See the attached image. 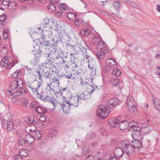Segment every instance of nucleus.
<instances>
[{
  "instance_id": "obj_1",
  "label": "nucleus",
  "mask_w": 160,
  "mask_h": 160,
  "mask_svg": "<svg viewBox=\"0 0 160 160\" xmlns=\"http://www.w3.org/2000/svg\"><path fill=\"white\" fill-rule=\"evenodd\" d=\"M58 32V36L55 35L52 32H48L47 36L53 42L51 43L47 39V36L44 35H42L40 38H39L40 44L42 46L47 47H51L54 46L56 47L57 46H62V43L66 42L68 39L67 36L63 33L64 30H58L57 31Z\"/></svg>"
},
{
  "instance_id": "obj_2",
  "label": "nucleus",
  "mask_w": 160,
  "mask_h": 160,
  "mask_svg": "<svg viewBox=\"0 0 160 160\" xmlns=\"http://www.w3.org/2000/svg\"><path fill=\"white\" fill-rule=\"evenodd\" d=\"M48 50V51L42 53L43 57L46 58L47 60L42 63V66L49 70H55L56 68L55 62L57 63H65L62 53L60 52H54L49 49Z\"/></svg>"
},
{
  "instance_id": "obj_3",
  "label": "nucleus",
  "mask_w": 160,
  "mask_h": 160,
  "mask_svg": "<svg viewBox=\"0 0 160 160\" xmlns=\"http://www.w3.org/2000/svg\"><path fill=\"white\" fill-rule=\"evenodd\" d=\"M110 110L105 106L99 105L97 111V113L101 119L105 118L110 112Z\"/></svg>"
},
{
  "instance_id": "obj_4",
  "label": "nucleus",
  "mask_w": 160,
  "mask_h": 160,
  "mask_svg": "<svg viewBox=\"0 0 160 160\" xmlns=\"http://www.w3.org/2000/svg\"><path fill=\"white\" fill-rule=\"evenodd\" d=\"M123 150L124 152L133 153L134 149L133 148L131 144L127 141L121 142L119 144Z\"/></svg>"
},
{
  "instance_id": "obj_5",
  "label": "nucleus",
  "mask_w": 160,
  "mask_h": 160,
  "mask_svg": "<svg viewBox=\"0 0 160 160\" xmlns=\"http://www.w3.org/2000/svg\"><path fill=\"white\" fill-rule=\"evenodd\" d=\"M40 69L42 72L44 78L45 79H50L54 77L55 73L57 75V72L58 73V72H56L55 70H49L43 68H40Z\"/></svg>"
},
{
  "instance_id": "obj_6",
  "label": "nucleus",
  "mask_w": 160,
  "mask_h": 160,
  "mask_svg": "<svg viewBox=\"0 0 160 160\" xmlns=\"http://www.w3.org/2000/svg\"><path fill=\"white\" fill-rule=\"evenodd\" d=\"M58 24L57 23V22L56 21H54V22L51 23L50 22L48 24H43L41 26L42 28H43V30L46 31H49L52 28H54V27H55V28L54 29L55 30L57 31L58 30Z\"/></svg>"
},
{
  "instance_id": "obj_7",
  "label": "nucleus",
  "mask_w": 160,
  "mask_h": 160,
  "mask_svg": "<svg viewBox=\"0 0 160 160\" xmlns=\"http://www.w3.org/2000/svg\"><path fill=\"white\" fill-rule=\"evenodd\" d=\"M82 74L80 72L72 73L71 79H74L76 81H79L82 85H84V82H83L82 77Z\"/></svg>"
},
{
  "instance_id": "obj_8",
  "label": "nucleus",
  "mask_w": 160,
  "mask_h": 160,
  "mask_svg": "<svg viewBox=\"0 0 160 160\" xmlns=\"http://www.w3.org/2000/svg\"><path fill=\"white\" fill-rule=\"evenodd\" d=\"M63 33H64V34L65 35H66V36H67L68 39H67V40H66V42L62 43V46H57V47L58 48L59 47L60 48L63 47L64 44L65 43H66V49L68 50H70V49H73L74 48V47L69 43L71 40V38L69 37V33L68 32H65V31Z\"/></svg>"
},
{
  "instance_id": "obj_9",
  "label": "nucleus",
  "mask_w": 160,
  "mask_h": 160,
  "mask_svg": "<svg viewBox=\"0 0 160 160\" xmlns=\"http://www.w3.org/2000/svg\"><path fill=\"white\" fill-rule=\"evenodd\" d=\"M120 101L116 98L110 99L107 103V106L110 108H113L119 104Z\"/></svg>"
},
{
  "instance_id": "obj_10",
  "label": "nucleus",
  "mask_w": 160,
  "mask_h": 160,
  "mask_svg": "<svg viewBox=\"0 0 160 160\" xmlns=\"http://www.w3.org/2000/svg\"><path fill=\"white\" fill-rule=\"evenodd\" d=\"M123 150L121 148L118 147L115 148L114 150V154L115 157L114 158L118 160L122 156L124 152Z\"/></svg>"
},
{
  "instance_id": "obj_11",
  "label": "nucleus",
  "mask_w": 160,
  "mask_h": 160,
  "mask_svg": "<svg viewBox=\"0 0 160 160\" xmlns=\"http://www.w3.org/2000/svg\"><path fill=\"white\" fill-rule=\"evenodd\" d=\"M131 144L134 149L135 148H139L140 147H142V141L139 140L137 139H135L131 141Z\"/></svg>"
},
{
  "instance_id": "obj_12",
  "label": "nucleus",
  "mask_w": 160,
  "mask_h": 160,
  "mask_svg": "<svg viewBox=\"0 0 160 160\" xmlns=\"http://www.w3.org/2000/svg\"><path fill=\"white\" fill-rule=\"evenodd\" d=\"M85 59H87V61L88 63L89 68L91 69L93 68L95 64V62L94 58L89 55V56H86Z\"/></svg>"
},
{
  "instance_id": "obj_13",
  "label": "nucleus",
  "mask_w": 160,
  "mask_h": 160,
  "mask_svg": "<svg viewBox=\"0 0 160 160\" xmlns=\"http://www.w3.org/2000/svg\"><path fill=\"white\" fill-rule=\"evenodd\" d=\"M30 133L33 136L34 138L36 140L40 139L42 137L41 133L39 131L33 130L30 129Z\"/></svg>"
},
{
  "instance_id": "obj_14",
  "label": "nucleus",
  "mask_w": 160,
  "mask_h": 160,
  "mask_svg": "<svg viewBox=\"0 0 160 160\" xmlns=\"http://www.w3.org/2000/svg\"><path fill=\"white\" fill-rule=\"evenodd\" d=\"M97 48L102 51H105L106 52L108 51V49L105 43L103 41L100 42L97 45Z\"/></svg>"
},
{
  "instance_id": "obj_15",
  "label": "nucleus",
  "mask_w": 160,
  "mask_h": 160,
  "mask_svg": "<svg viewBox=\"0 0 160 160\" xmlns=\"http://www.w3.org/2000/svg\"><path fill=\"white\" fill-rule=\"evenodd\" d=\"M36 72L37 74V77L39 81H37L38 84H39V85L41 86L43 83V79L44 78L42 72L40 69H37Z\"/></svg>"
},
{
  "instance_id": "obj_16",
  "label": "nucleus",
  "mask_w": 160,
  "mask_h": 160,
  "mask_svg": "<svg viewBox=\"0 0 160 160\" xmlns=\"http://www.w3.org/2000/svg\"><path fill=\"white\" fill-rule=\"evenodd\" d=\"M66 68H64V71L63 73V75L64 77L67 78L69 79H71L72 78V72H71V71L70 69L69 68L68 66V65L66 64Z\"/></svg>"
},
{
  "instance_id": "obj_17",
  "label": "nucleus",
  "mask_w": 160,
  "mask_h": 160,
  "mask_svg": "<svg viewBox=\"0 0 160 160\" xmlns=\"http://www.w3.org/2000/svg\"><path fill=\"white\" fill-rule=\"evenodd\" d=\"M41 86V85H39L38 84L37 86L36 87H35V86L33 84L29 85L28 86L31 92L33 94L37 93V95H38V93H39L38 91L39 89Z\"/></svg>"
},
{
  "instance_id": "obj_18",
  "label": "nucleus",
  "mask_w": 160,
  "mask_h": 160,
  "mask_svg": "<svg viewBox=\"0 0 160 160\" xmlns=\"http://www.w3.org/2000/svg\"><path fill=\"white\" fill-rule=\"evenodd\" d=\"M64 112L68 113L70 109V107L71 106L68 102L67 101H64L61 105Z\"/></svg>"
},
{
  "instance_id": "obj_19",
  "label": "nucleus",
  "mask_w": 160,
  "mask_h": 160,
  "mask_svg": "<svg viewBox=\"0 0 160 160\" xmlns=\"http://www.w3.org/2000/svg\"><path fill=\"white\" fill-rule=\"evenodd\" d=\"M79 101V98L77 96L76 97H72L70 100L68 101L71 105L77 106Z\"/></svg>"
},
{
  "instance_id": "obj_20",
  "label": "nucleus",
  "mask_w": 160,
  "mask_h": 160,
  "mask_svg": "<svg viewBox=\"0 0 160 160\" xmlns=\"http://www.w3.org/2000/svg\"><path fill=\"white\" fill-rule=\"evenodd\" d=\"M118 126L119 128L121 130H124L129 127L128 121L124 120L119 122Z\"/></svg>"
},
{
  "instance_id": "obj_21",
  "label": "nucleus",
  "mask_w": 160,
  "mask_h": 160,
  "mask_svg": "<svg viewBox=\"0 0 160 160\" xmlns=\"http://www.w3.org/2000/svg\"><path fill=\"white\" fill-rule=\"evenodd\" d=\"M37 98L40 99L41 100L45 102H49L51 100V98L49 96L46 95H42L41 94L38 93L37 95Z\"/></svg>"
},
{
  "instance_id": "obj_22",
  "label": "nucleus",
  "mask_w": 160,
  "mask_h": 160,
  "mask_svg": "<svg viewBox=\"0 0 160 160\" xmlns=\"http://www.w3.org/2000/svg\"><path fill=\"white\" fill-rule=\"evenodd\" d=\"M6 94L8 95L11 96L14 98H16L18 96L20 95L21 94V93L20 92V90L17 91L13 92H12L10 90H9L7 91Z\"/></svg>"
},
{
  "instance_id": "obj_23",
  "label": "nucleus",
  "mask_w": 160,
  "mask_h": 160,
  "mask_svg": "<svg viewBox=\"0 0 160 160\" xmlns=\"http://www.w3.org/2000/svg\"><path fill=\"white\" fill-rule=\"evenodd\" d=\"M35 109L38 113L41 114H43L47 112L46 108L43 106H37Z\"/></svg>"
},
{
  "instance_id": "obj_24",
  "label": "nucleus",
  "mask_w": 160,
  "mask_h": 160,
  "mask_svg": "<svg viewBox=\"0 0 160 160\" xmlns=\"http://www.w3.org/2000/svg\"><path fill=\"white\" fill-rule=\"evenodd\" d=\"M79 98V100L81 99L86 100L90 97V95L88 92H83L80 95H77Z\"/></svg>"
},
{
  "instance_id": "obj_25",
  "label": "nucleus",
  "mask_w": 160,
  "mask_h": 160,
  "mask_svg": "<svg viewBox=\"0 0 160 160\" xmlns=\"http://www.w3.org/2000/svg\"><path fill=\"white\" fill-rule=\"evenodd\" d=\"M118 63L113 58H110L107 61V65L109 67H115L118 65Z\"/></svg>"
},
{
  "instance_id": "obj_26",
  "label": "nucleus",
  "mask_w": 160,
  "mask_h": 160,
  "mask_svg": "<svg viewBox=\"0 0 160 160\" xmlns=\"http://www.w3.org/2000/svg\"><path fill=\"white\" fill-rule=\"evenodd\" d=\"M14 121L11 119L10 121H7L6 126L7 131L10 132L14 129Z\"/></svg>"
},
{
  "instance_id": "obj_27",
  "label": "nucleus",
  "mask_w": 160,
  "mask_h": 160,
  "mask_svg": "<svg viewBox=\"0 0 160 160\" xmlns=\"http://www.w3.org/2000/svg\"><path fill=\"white\" fill-rule=\"evenodd\" d=\"M80 34L83 36H87L89 35L93 36V34L91 33L88 28H84L80 31Z\"/></svg>"
},
{
  "instance_id": "obj_28",
  "label": "nucleus",
  "mask_w": 160,
  "mask_h": 160,
  "mask_svg": "<svg viewBox=\"0 0 160 160\" xmlns=\"http://www.w3.org/2000/svg\"><path fill=\"white\" fill-rule=\"evenodd\" d=\"M109 82L113 85L117 86L119 84V80L117 77H114L110 79Z\"/></svg>"
},
{
  "instance_id": "obj_29",
  "label": "nucleus",
  "mask_w": 160,
  "mask_h": 160,
  "mask_svg": "<svg viewBox=\"0 0 160 160\" xmlns=\"http://www.w3.org/2000/svg\"><path fill=\"white\" fill-rule=\"evenodd\" d=\"M106 52L105 51H98L96 52V56L98 59L101 60L103 59L106 55Z\"/></svg>"
},
{
  "instance_id": "obj_30",
  "label": "nucleus",
  "mask_w": 160,
  "mask_h": 160,
  "mask_svg": "<svg viewBox=\"0 0 160 160\" xmlns=\"http://www.w3.org/2000/svg\"><path fill=\"white\" fill-rule=\"evenodd\" d=\"M62 90L61 87H60L59 86H58L53 87V89L52 91H53L55 94L56 95L59 94L62 95Z\"/></svg>"
},
{
  "instance_id": "obj_31",
  "label": "nucleus",
  "mask_w": 160,
  "mask_h": 160,
  "mask_svg": "<svg viewBox=\"0 0 160 160\" xmlns=\"http://www.w3.org/2000/svg\"><path fill=\"white\" fill-rule=\"evenodd\" d=\"M127 107L133 106L134 104H136V102L135 101L133 98L132 97H128L127 98Z\"/></svg>"
},
{
  "instance_id": "obj_32",
  "label": "nucleus",
  "mask_w": 160,
  "mask_h": 160,
  "mask_svg": "<svg viewBox=\"0 0 160 160\" xmlns=\"http://www.w3.org/2000/svg\"><path fill=\"white\" fill-rule=\"evenodd\" d=\"M25 138V139H26V142L29 144H32L33 142L34 139H35L31 133L30 134L26 135Z\"/></svg>"
},
{
  "instance_id": "obj_33",
  "label": "nucleus",
  "mask_w": 160,
  "mask_h": 160,
  "mask_svg": "<svg viewBox=\"0 0 160 160\" xmlns=\"http://www.w3.org/2000/svg\"><path fill=\"white\" fill-rule=\"evenodd\" d=\"M7 16L4 14L0 16V28H3L2 26L5 25L4 22L6 20Z\"/></svg>"
},
{
  "instance_id": "obj_34",
  "label": "nucleus",
  "mask_w": 160,
  "mask_h": 160,
  "mask_svg": "<svg viewBox=\"0 0 160 160\" xmlns=\"http://www.w3.org/2000/svg\"><path fill=\"white\" fill-rule=\"evenodd\" d=\"M21 106L23 108H26L28 107L29 102L28 99L26 98H23L21 100Z\"/></svg>"
},
{
  "instance_id": "obj_35",
  "label": "nucleus",
  "mask_w": 160,
  "mask_h": 160,
  "mask_svg": "<svg viewBox=\"0 0 160 160\" xmlns=\"http://www.w3.org/2000/svg\"><path fill=\"white\" fill-rule=\"evenodd\" d=\"M118 123V121L115 119V117L108 121V123L111 127H115L116 125Z\"/></svg>"
},
{
  "instance_id": "obj_36",
  "label": "nucleus",
  "mask_w": 160,
  "mask_h": 160,
  "mask_svg": "<svg viewBox=\"0 0 160 160\" xmlns=\"http://www.w3.org/2000/svg\"><path fill=\"white\" fill-rule=\"evenodd\" d=\"M137 106L138 104L136 103L134 104L132 106L129 107H128L129 110L131 113H136L137 112Z\"/></svg>"
},
{
  "instance_id": "obj_37",
  "label": "nucleus",
  "mask_w": 160,
  "mask_h": 160,
  "mask_svg": "<svg viewBox=\"0 0 160 160\" xmlns=\"http://www.w3.org/2000/svg\"><path fill=\"white\" fill-rule=\"evenodd\" d=\"M93 37L92 39V41L94 44L98 45L99 43H100V42L102 41L101 40V38L99 36L97 37L95 36L94 37L93 36Z\"/></svg>"
},
{
  "instance_id": "obj_38",
  "label": "nucleus",
  "mask_w": 160,
  "mask_h": 160,
  "mask_svg": "<svg viewBox=\"0 0 160 160\" xmlns=\"http://www.w3.org/2000/svg\"><path fill=\"white\" fill-rule=\"evenodd\" d=\"M59 8L62 11H66L69 9V7L65 3H61L58 5Z\"/></svg>"
},
{
  "instance_id": "obj_39",
  "label": "nucleus",
  "mask_w": 160,
  "mask_h": 160,
  "mask_svg": "<svg viewBox=\"0 0 160 160\" xmlns=\"http://www.w3.org/2000/svg\"><path fill=\"white\" fill-rule=\"evenodd\" d=\"M8 58L7 57H5L3 58V59L2 60L1 62V66L3 67H6L8 62Z\"/></svg>"
},
{
  "instance_id": "obj_40",
  "label": "nucleus",
  "mask_w": 160,
  "mask_h": 160,
  "mask_svg": "<svg viewBox=\"0 0 160 160\" xmlns=\"http://www.w3.org/2000/svg\"><path fill=\"white\" fill-rule=\"evenodd\" d=\"M52 81L51 82V84H53V87L58 86L60 85L59 80L55 77L52 78Z\"/></svg>"
},
{
  "instance_id": "obj_41",
  "label": "nucleus",
  "mask_w": 160,
  "mask_h": 160,
  "mask_svg": "<svg viewBox=\"0 0 160 160\" xmlns=\"http://www.w3.org/2000/svg\"><path fill=\"white\" fill-rule=\"evenodd\" d=\"M18 85H17L16 79L12 81L10 84V88L11 89L14 90L17 88Z\"/></svg>"
},
{
  "instance_id": "obj_42",
  "label": "nucleus",
  "mask_w": 160,
  "mask_h": 160,
  "mask_svg": "<svg viewBox=\"0 0 160 160\" xmlns=\"http://www.w3.org/2000/svg\"><path fill=\"white\" fill-rule=\"evenodd\" d=\"M21 74V71L20 70L18 69L12 74L11 77L12 78H15L20 76Z\"/></svg>"
},
{
  "instance_id": "obj_43",
  "label": "nucleus",
  "mask_w": 160,
  "mask_h": 160,
  "mask_svg": "<svg viewBox=\"0 0 160 160\" xmlns=\"http://www.w3.org/2000/svg\"><path fill=\"white\" fill-rule=\"evenodd\" d=\"M27 152V150L26 149H20L18 152V154L21 156H22V158L23 157H26L28 155Z\"/></svg>"
},
{
  "instance_id": "obj_44",
  "label": "nucleus",
  "mask_w": 160,
  "mask_h": 160,
  "mask_svg": "<svg viewBox=\"0 0 160 160\" xmlns=\"http://www.w3.org/2000/svg\"><path fill=\"white\" fill-rule=\"evenodd\" d=\"M112 74L115 76V77L119 76L121 74V72L118 68H115L113 69L112 72Z\"/></svg>"
},
{
  "instance_id": "obj_45",
  "label": "nucleus",
  "mask_w": 160,
  "mask_h": 160,
  "mask_svg": "<svg viewBox=\"0 0 160 160\" xmlns=\"http://www.w3.org/2000/svg\"><path fill=\"white\" fill-rule=\"evenodd\" d=\"M46 52V51H45V52ZM43 52H44L43 51L42 52V51L41 50L38 51V52H37V53L34 54L35 58H36L37 59H38V60L39 61L41 55H42V53Z\"/></svg>"
},
{
  "instance_id": "obj_46",
  "label": "nucleus",
  "mask_w": 160,
  "mask_h": 160,
  "mask_svg": "<svg viewBox=\"0 0 160 160\" xmlns=\"http://www.w3.org/2000/svg\"><path fill=\"white\" fill-rule=\"evenodd\" d=\"M126 2L128 3V4H130L131 5H132L133 7H134L136 8L139 9L140 8L139 6L136 3H135L134 2H131L129 0H126Z\"/></svg>"
},
{
  "instance_id": "obj_47",
  "label": "nucleus",
  "mask_w": 160,
  "mask_h": 160,
  "mask_svg": "<svg viewBox=\"0 0 160 160\" xmlns=\"http://www.w3.org/2000/svg\"><path fill=\"white\" fill-rule=\"evenodd\" d=\"M71 56H72L71 58V62L72 63H77L78 61V58H76L74 57L73 55V54L71 53L70 54Z\"/></svg>"
},
{
  "instance_id": "obj_48",
  "label": "nucleus",
  "mask_w": 160,
  "mask_h": 160,
  "mask_svg": "<svg viewBox=\"0 0 160 160\" xmlns=\"http://www.w3.org/2000/svg\"><path fill=\"white\" fill-rule=\"evenodd\" d=\"M49 102L53 104L54 107L53 109L54 110L56 108L57 105L58 104L57 102L54 98H51V100Z\"/></svg>"
},
{
  "instance_id": "obj_49",
  "label": "nucleus",
  "mask_w": 160,
  "mask_h": 160,
  "mask_svg": "<svg viewBox=\"0 0 160 160\" xmlns=\"http://www.w3.org/2000/svg\"><path fill=\"white\" fill-rule=\"evenodd\" d=\"M11 0H2V4L3 5L5 6H8V8L10 7V3Z\"/></svg>"
},
{
  "instance_id": "obj_50",
  "label": "nucleus",
  "mask_w": 160,
  "mask_h": 160,
  "mask_svg": "<svg viewBox=\"0 0 160 160\" xmlns=\"http://www.w3.org/2000/svg\"><path fill=\"white\" fill-rule=\"evenodd\" d=\"M49 134L52 136H55L57 133L56 130L54 129H50L48 130Z\"/></svg>"
},
{
  "instance_id": "obj_51",
  "label": "nucleus",
  "mask_w": 160,
  "mask_h": 160,
  "mask_svg": "<svg viewBox=\"0 0 160 160\" xmlns=\"http://www.w3.org/2000/svg\"><path fill=\"white\" fill-rule=\"evenodd\" d=\"M90 52V50L88 49L87 48H86L85 49V51H83V52H82V54L83 56V58L85 60V58H86V56H89V55L88 54L89 52Z\"/></svg>"
},
{
  "instance_id": "obj_52",
  "label": "nucleus",
  "mask_w": 160,
  "mask_h": 160,
  "mask_svg": "<svg viewBox=\"0 0 160 160\" xmlns=\"http://www.w3.org/2000/svg\"><path fill=\"white\" fill-rule=\"evenodd\" d=\"M18 141L19 144L21 146H24L26 143V141L23 138H20Z\"/></svg>"
},
{
  "instance_id": "obj_53",
  "label": "nucleus",
  "mask_w": 160,
  "mask_h": 160,
  "mask_svg": "<svg viewBox=\"0 0 160 160\" xmlns=\"http://www.w3.org/2000/svg\"><path fill=\"white\" fill-rule=\"evenodd\" d=\"M54 22V21H53L52 20H49L47 18H44L43 21V24H49L50 22L52 23Z\"/></svg>"
},
{
  "instance_id": "obj_54",
  "label": "nucleus",
  "mask_w": 160,
  "mask_h": 160,
  "mask_svg": "<svg viewBox=\"0 0 160 160\" xmlns=\"http://www.w3.org/2000/svg\"><path fill=\"white\" fill-rule=\"evenodd\" d=\"M82 22H83V21H82V20L79 18H78L75 21L74 23L76 26H80Z\"/></svg>"
},
{
  "instance_id": "obj_55",
  "label": "nucleus",
  "mask_w": 160,
  "mask_h": 160,
  "mask_svg": "<svg viewBox=\"0 0 160 160\" xmlns=\"http://www.w3.org/2000/svg\"><path fill=\"white\" fill-rule=\"evenodd\" d=\"M143 132L145 134H148L150 133L151 131L150 128L148 127L144 128L143 129Z\"/></svg>"
},
{
  "instance_id": "obj_56",
  "label": "nucleus",
  "mask_w": 160,
  "mask_h": 160,
  "mask_svg": "<svg viewBox=\"0 0 160 160\" xmlns=\"http://www.w3.org/2000/svg\"><path fill=\"white\" fill-rule=\"evenodd\" d=\"M113 5L114 7L117 9L121 7V6L120 3L118 1H114Z\"/></svg>"
},
{
  "instance_id": "obj_57",
  "label": "nucleus",
  "mask_w": 160,
  "mask_h": 160,
  "mask_svg": "<svg viewBox=\"0 0 160 160\" xmlns=\"http://www.w3.org/2000/svg\"><path fill=\"white\" fill-rule=\"evenodd\" d=\"M39 61L36 58L32 59L30 62V63L33 66L36 65L38 64Z\"/></svg>"
},
{
  "instance_id": "obj_58",
  "label": "nucleus",
  "mask_w": 160,
  "mask_h": 160,
  "mask_svg": "<svg viewBox=\"0 0 160 160\" xmlns=\"http://www.w3.org/2000/svg\"><path fill=\"white\" fill-rule=\"evenodd\" d=\"M76 49L78 50L79 52H82L84 51H85V48L83 47L82 45H79L78 47H76Z\"/></svg>"
},
{
  "instance_id": "obj_59",
  "label": "nucleus",
  "mask_w": 160,
  "mask_h": 160,
  "mask_svg": "<svg viewBox=\"0 0 160 160\" xmlns=\"http://www.w3.org/2000/svg\"><path fill=\"white\" fill-rule=\"evenodd\" d=\"M96 136V134L94 133L89 132L87 134V137L89 138H94Z\"/></svg>"
},
{
  "instance_id": "obj_60",
  "label": "nucleus",
  "mask_w": 160,
  "mask_h": 160,
  "mask_svg": "<svg viewBox=\"0 0 160 160\" xmlns=\"http://www.w3.org/2000/svg\"><path fill=\"white\" fill-rule=\"evenodd\" d=\"M149 120H148L147 122H144L142 124V127L145 128L149 127L150 126V123H149Z\"/></svg>"
},
{
  "instance_id": "obj_61",
  "label": "nucleus",
  "mask_w": 160,
  "mask_h": 160,
  "mask_svg": "<svg viewBox=\"0 0 160 160\" xmlns=\"http://www.w3.org/2000/svg\"><path fill=\"white\" fill-rule=\"evenodd\" d=\"M132 153L124 152L122 156L126 158V159L128 160L129 159L130 155Z\"/></svg>"
},
{
  "instance_id": "obj_62",
  "label": "nucleus",
  "mask_w": 160,
  "mask_h": 160,
  "mask_svg": "<svg viewBox=\"0 0 160 160\" xmlns=\"http://www.w3.org/2000/svg\"><path fill=\"white\" fill-rule=\"evenodd\" d=\"M73 13H68L67 14V17L71 21H72L73 19Z\"/></svg>"
},
{
  "instance_id": "obj_63",
  "label": "nucleus",
  "mask_w": 160,
  "mask_h": 160,
  "mask_svg": "<svg viewBox=\"0 0 160 160\" xmlns=\"http://www.w3.org/2000/svg\"><path fill=\"white\" fill-rule=\"evenodd\" d=\"M47 119V117L45 115H42L39 118L40 121L42 122H44Z\"/></svg>"
},
{
  "instance_id": "obj_64",
  "label": "nucleus",
  "mask_w": 160,
  "mask_h": 160,
  "mask_svg": "<svg viewBox=\"0 0 160 160\" xmlns=\"http://www.w3.org/2000/svg\"><path fill=\"white\" fill-rule=\"evenodd\" d=\"M22 156L18 154L15 156L13 158V160H22Z\"/></svg>"
}]
</instances>
